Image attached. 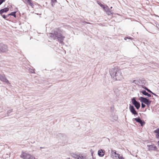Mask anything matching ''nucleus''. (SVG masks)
Instances as JSON below:
<instances>
[{"label": "nucleus", "instance_id": "f257e3e1", "mask_svg": "<svg viewBox=\"0 0 159 159\" xmlns=\"http://www.w3.org/2000/svg\"><path fill=\"white\" fill-rule=\"evenodd\" d=\"M109 72L111 77L115 80H120L123 78L121 70L117 66L110 68Z\"/></svg>", "mask_w": 159, "mask_h": 159}, {"label": "nucleus", "instance_id": "f03ea898", "mask_svg": "<svg viewBox=\"0 0 159 159\" xmlns=\"http://www.w3.org/2000/svg\"><path fill=\"white\" fill-rule=\"evenodd\" d=\"M48 36L53 39H55L57 38L61 43L62 42V41L64 38V37L61 35L60 31L58 30H55L53 33H49Z\"/></svg>", "mask_w": 159, "mask_h": 159}, {"label": "nucleus", "instance_id": "7ed1b4c3", "mask_svg": "<svg viewBox=\"0 0 159 159\" xmlns=\"http://www.w3.org/2000/svg\"><path fill=\"white\" fill-rule=\"evenodd\" d=\"M20 157L23 159H35L34 156L31 155L26 151H22Z\"/></svg>", "mask_w": 159, "mask_h": 159}, {"label": "nucleus", "instance_id": "20e7f679", "mask_svg": "<svg viewBox=\"0 0 159 159\" xmlns=\"http://www.w3.org/2000/svg\"><path fill=\"white\" fill-rule=\"evenodd\" d=\"M111 154L113 159H125L122 156H120V154L116 153L115 150H111Z\"/></svg>", "mask_w": 159, "mask_h": 159}, {"label": "nucleus", "instance_id": "39448f33", "mask_svg": "<svg viewBox=\"0 0 159 159\" xmlns=\"http://www.w3.org/2000/svg\"><path fill=\"white\" fill-rule=\"evenodd\" d=\"M118 116L115 112L113 111L111 112L109 117V119L112 122H115L118 119Z\"/></svg>", "mask_w": 159, "mask_h": 159}, {"label": "nucleus", "instance_id": "423d86ee", "mask_svg": "<svg viewBox=\"0 0 159 159\" xmlns=\"http://www.w3.org/2000/svg\"><path fill=\"white\" fill-rule=\"evenodd\" d=\"M139 99L142 102L144 103L148 106L150 105L151 103V101H149L146 98L142 97H140Z\"/></svg>", "mask_w": 159, "mask_h": 159}, {"label": "nucleus", "instance_id": "0eeeda50", "mask_svg": "<svg viewBox=\"0 0 159 159\" xmlns=\"http://www.w3.org/2000/svg\"><path fill=\"white\" fill-rule=\"evenodd\" d=\"M131 102L133 105L137 109H139L140 107V104L139 102L137 101L134 98H133L131 100Z\"/></svg>", "mask_w": 159, "mask_h": 159}, {"label": "nucleus", "instance_id": "6e6552de", "mask_svg": "<svg viewBox=\"0 0 159 159\" xmlns=\"http://www.w3.org/2000/svg\"><path fill=\"white\" fill-rule=\"evenodd\" d=\"M7 51V45L1 43L0 44V51L3 52H6Z\"/></svg>", "mask_w": 159, "mask_h": 159}, {"label": "nucleus", "instance_id": "1a4fd4ad", "mask_svg": "<svg viewBox=\"0 0 159 159\" xmlns=\"http://www.w3.org/2000/svg\"><path fill=\"white\" fill-rule=\"evenodd\" d=\"M0 80L2 82H5L7 84H10L9 81L7 80L5 76L4 75L0 74Z\"/></svg>", "mask_w": 159, "mask_h": 159}, {"label": "nucleus", "instance_id": "9d476101", "mask_svg": "<svg viewBox=\"0 0 159 159\" xmlns=\"http://www.w3.org/2000/svg\"><path fill=\"white\" fill-rule=\"evenodd\" d=\"M147 147H148V150L149 151H154L157 149V148L154 144L151 145H147Z\"/></svg>", "mask_w": 159, "mask_h": 159}, {"label": "nucleus", "instance_id": "9b49d317", "mask_svg": "<svg viewBox=\"0 0 159 159\" xmlns=\"http://www.w3.org/2000/svg\"><path fill=\"white\" fill-rule=\"evenodd\" d=\"M129 109L131 112L134 115H137L138 113L135 110L134 107L131 105H130L129 106Z\"/></svg>", "mask_w": 159, "mask_h": 159}, {"label": "nucleus", "instance_id": "f8f14e48", "mask_svg": "<svg viewBox=\"0 0 159 159\" xmlns=\"http://www.w3.org/2000/svg\"><path fill=\"white\" fill-rule=\"evenodd\" d=\"M133 120H134L136 121V122L139 123L142 126L144 125L145 123V122L141 120L140 118L137 117L133 119Z\"/></svg>", "mask_w": 159, "mask_h": 159}, {"label": "nucleus", "instance_id": "ddd939ff", "mask_svg": "<svg viewBox=\"0 0 159 159\" xmlns=\"http://www.w3.org/2000/svg\"><path fill=\"white\" fill-rule=\"evenodd\" d=\"M105 151L102 149L99 150L98 151V155L100 157H103L105 154Z\"/></svg>", "mask_w": 159, "mask_h": 159}, {"label": "nucleus", "instance_id": "4468645a", "mask_svg": "<svg viewBox=\"0 0 159 159\" xmlns=\"http://www.w3.org/2000/svg\"><path fill=\"white\" fill-rule=\"evenodd\" d=\"M154 133L155 134L156 138L159 139V128L157 129L154 131Z\"/></svg>", "mask_w": 159, "mask_h": 159}, {"label": "nucleus", "instance_id": "2eb2a0df", "mask_svg": "<svg viewBox=\"0 0 159 159\" xmlns=\"http://www.w3.org/2000/svg\"><path fill=\"white\" fill-rule=\"evenodd\" d=\"M9 10V8L5 7L0 10V14L2 15L3 13H5L8 11Z\"/></svg>", "mask_w": 159, "mask_h": 159}, {"label": "nucleus", "instance_id": "dca6fc26", "mask_svg": "<svg viewBox=\"0 0 159 159\" xmlns=\"http://www.w3.org/2000/svg\"><path fill=\"white\" fill-rule=\"evenodd\" d=\"M70 156L75 159H78L79 154H77L75 153H70Z\"/></svg>", "mask_w": 159, "mask_h": 159}, {"label": "nucleus", "instance_id": "f3484780", "mask_svg": "<svg viewBox=\"0 0 159 159\" xmlns=\"http://www.w3.org/2000/svg\"><path fill=\"white\" fill-rule=\"evenodd\" d=\"M26 3L28 4L32 8H33L34 5L33 3L32 2L31 0H25Z\"/></svg>", "mask_w": 159, "mask_h": 159}, {"label": "nucleus", "instance_id": "a211bd4d", "mask_svg": "<svg viewBox=\"0 0 159 159\" xmlns=\"http://www.w3.org/2000/svg\"><path fill=\"white\" fill-rule=\"evenodd\" d=\"M78 159H87L85 155L81 154H79Z\"/></svg>", "mask_w": 159, "mask_h": 159}, {"label": "nucleus", "instance_id": "6ab92c4d", "mask_svg": "<svg viewBox=\"0 0 159 159\" xmlns=\"http://www.w3.org/2000/svg\"><path fill=\"white\" fill-rule=\"evenodd\" d=\"M140 93H142L144 95L147 96L148 97H150L151 96V95L147 93L145 90L141 91Z\"/></svg>", "mask_w": 159, "mask_h": 159}, {"label": "nucleus", "instance_id": "aec40b11", "mask_svg": "<svg viewBox=\"0 0 159 159\" xmlns=\"http://www.w3.org/2000/svg\"><path fill=\"white\" fill-rule=\"evenodd\" d=\"M16 12H11L10 14H8V16H9L10 15L13 16L14 17H16Z\"/></svg>", "mask_w": 159, "mask_h": 159}, {"label": "nucleus", "instance_id": "412c9836", "mask_svg": "<svg viewBox=\"0 0 159 159\" xmlns=\"http://www.w3.org/2000/svg\"><path fill=\"white\" fill-rule=\"evenodd\" d=\"M102 8L103 9L104 11L106 12L107 11L109 10V8L107 6L106 7H105L104 6V7H103Z\"/></svg>", "mask_w": 159, "mask_h": 159}, {"label": "nucleus", "instance_id": "4be33fe9", "mask_svg": "<svg viewBox=\"0 0 159 159\" xmlns=\"http://www.w3.org/2000/svg\"><path fill=\"white\" fill-rule=\"evenodd\" d=\"M106 13L108 15H110L113 14V12H111V11L109 10H108Z\"/></svg>", "mask_w": 159, "mask_h": 159}, {"label": "nucleus", "instance_id": "5701e85b", "mask_svg": "<svg viewBox=\"0 0 159 159\" xmlns=\"http://www.w3.org/2000/svg\"><path fill=\"white\" fill-rule=\"evenodd\" d=\"M52 5L53 7L56 2H57L56 0H51Z\"/></svg>", "mask_w": 159, "mask_h": 159}, {"label": "nucleus", "instance_id": "b1692460", "mask_svg": "<svg viewBox=\"0 0 159 159\" xmlns=\"http://www.w3.org/2000/svg\"><path fill=\"white\" fill-rule=\"evenodd\" d=\"M97 3L102 8L103 7H104V5H103L100 2H98Z\"/></svg>", "mask_w": 159, "mask_h": 159}, {"label": "nucleus", "instance_id": "393cba45", "mask_svg": "<svg viewBox=\"0 0 159 159\" xmlns=\"http://www.w3.org/2000/svg\"><path fill=\"white\" fill-rule=\"evenodd\" d=\"M29 71L30 73H35L34 70V69H29Z\"/></svg>", "mask_w": 159, "mask_h": 159}, {"label": "nucleus", "instance_id": "a878e982", "mask_svg": "<svg viewBox=\"0 0 159 159\" xmlns=\"http://www.w3.org/2000/svg\"><path fill=\"white\" fill-rule=\"evenodd\" d=\"M1 15L3 17V18H4V19H5L6 18V17L8 16V15L7 16H6L4 15H3V14H2V15Z\"/></svg>", "mask_w": 159, "mask_h": 159}, {"label": "nucleus", "instance_id": "bb28decb", "mask_svg": "<svg viewBox=\"0 0 159 159\" xmlns=\"http://www.w3.org/2000/svg\"><path fill=\"white\" fill-rule=\"evenodd\" d=\"M141 107L142 108H144L145 107V104H144L142 102L141 104Z\"/></svg>", "mask_w": 159, "mask_h": 159}, {"label": "nucleus", "instance_id": "cd10ccee", "mask_svg": "<svg viewBox=\"0 0 159 159\" xmlns=\"http://www.w3.org/2000/svg\"><path fill=\"white\" fill-rule=\"evenodd\" d=\"M146 89L150 93H152V92L150 90L148 89H147V88H146Z\"/></svg>", "mask_w": 159, "mask_h": 159}, {"label": "nucleus", "instance_id": "c85d7f7f", "mask_svg": "<svg viewBox=\"0 0 159 159\" xmlns=\"http://www.w3.org/2000/svg\"><path fill=\"white\" fill-rule=\"evenodd\" d=\"M5 1V0H0V2L2 4Z\"/></svg>", "mask_w": 159, "mask_h": 159}, {"label": "nucleus", "instance_id": "c756f323", "mask_svg": "<svg viewBox=\"0 0 159 159\" xmlns=\"http://www.w3.org/2000/svg\"><path fill=\"white\" fill-rule=\"evenodd\" d=\"M157 143H158V147H159V141H158L157 142Z\"/></svg>", "mask_w": 159, "mask_h": 159}, {"label": "nucleus", "instance_id": "7c9ffc66", "mask_svg": "<svg viewBox=\"0 0 159 159\" xmlns=\"http://www.w3.org/2000/svg\"><path fill=\"white\" fill-rule=\"evenodd\" d=\"M152 94H153L155 96H157V95L156 94H154V93H153L152 92Z\"/></svg>", "mask_w": 159, "mask_h": 159}, {"label": "nucleus", "instance_id": "2f4dec72", "mask_svg": "<svg viewBox=\"0 0 159 159\" xmlns=\"http://www.w3.org/2000/svg\"><path fill=\"white\" fill-rule=\"evenodd\" d=\"M126 38L128 39V38ZM125 40H126V38H125Z\"/></svg>", "mask_w": 159, "mask_h": 159}, {"label": "nucleus", "instance_id": "473e14b6", "mask_svg": "<svg viewBox=\"0 0 159 159\" xmlns=\"http://www.w3.org/2000/svg\"><path fill=\"white\" fill-rule=\"evenodd\" d=\"M112 7H110V8H111H111H112Z\"/></svg>", "mask_w": 159, "mask_h": 159}, {"label": "nucleus", "instance_id": "72a5a7b5", "mask_svg": "<svg viewBox=\"0 0 159 159\" xmlns=\"http://www.w3.org/2000/svg\"><path fill=\"white\" fill-rule=\"evenodd\" d=\"M93 159H95V158H93Z\"/></svg>", "mask_w": 159, "mask_h": 159}, {"label": "nucleus", "instance_id": "f704fd0d", "mask_svg": "<svg viewBox=\"0 0 159 159\" xmlns=\"http://www.w3.org/2000/svg\"><path fill=\"white\" fill-rule=\"evenodd\" d=\"M1 4H2V3H1L0 2V5Z\"/></svg>", "mask_w": 159, "mask_h": 159}]
</instances>
